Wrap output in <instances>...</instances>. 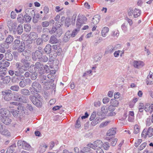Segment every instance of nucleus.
Returning a JSON list of instances; mask_svg holds the SVG:
<instances>
[{"label": "nucleus", "mask_w": 153, "mask_h": 153, "mask_svg": "<svg viewBox=\"0 0 153 153\" xmlns=\"http://www.w3.org/2000/svg\"><path fill=\"white\" fill-rule=\"evenodd\" d=\"M30 98L33 104L38 107H41L42 105V97L36 94L33 96H30Z\"/></svg>", "instance_id": "1"}, {"label": "nucleus", "mask_w": 153, "mask_h": 153, "mask_svg": "<svg viewBox=\"0 0 153 153\" xmlns=\"http://www.w3.org/2000/svg\"><path fill=\"white\" fill-rule=\"evenodd\" d=\"M15 65L18 70L15 72V74L17 76H19L26 70V68L21 63L17 62L16 63Z\"/></svg>", "instance_id": "2"}, {"label": "nucleus", "mask_w": 153, "mask_h": 153, "mask_svg": "<svg viewBox=\"0 0 153 153\" xmlns=\"http://www.w3.org/2000/svg\"><path fill=\"white\" fill-rule=\"evenodd\" d=\"M102 145V142L101 140H98L92 143H89L87 146L90 148L95 150L97 148H101Z\"/></svg>", "instance_id": "3"}, {"label": "nucleus", "mask_w": 153, "mask_h": 153, "mask_svg": "<svg viewBox=\"0 0 153 153\" xmlns=\"http://www.w3.org/2000/svg\"><path fill=\"white\" fill-rule=\"evenodd\" d=\"M142 137L144 138H146L148 136L149 137H150L153 135V128L151 127H149L148 129H144L141 134Z\"/></svg>", "instance_id": "4"}, {"label": "nucleus", "mask_w": 153, "mask_h": 153, "mask_svg": "<svg viewBox=\"0 0 153 153\" xmlns=\"http://www.w3.org/2000/svg\"><path fill=\"white\" fill-rule=\"evenodd\" d=\"M44 66L40 62H37L35 65V68L36 71H37L40 75L44 74L45 71L43 69Z\"/></svg>", "instance_id": "5"}, {"label": "nucleus", "mask_w": 153, "mask_h": 153, "mask_svg": "<svg viewBox=\"0 0 153 153\" xmlns=\"http://www.w3.org/2000/svg\"><path fill=\"white\" fill-rule=\"evenodd\" d=\"M41 88V85L37 82H34L33 83L32 87H30V90L31 92L33 91V92H37L39 91Z\"/></svg>", "instance_id": "6"}, {"label": "nucleus", "mask_w": 153, "mask_h": 153, "mask_svg": "<svg viewBox=\"0 0 153 153\" xmlns=\"http://www.w3.org/2000/svg\"><path fill=\"white\" fill-rule=\"evenodd\" d=\"M42 55V52L39 50H37L32 53V58L34 61H36L37 59L40 60L41 58Z\"/></svg>", "instance_id": "7"}, {"label": "nucleus", "mask_w": 153, "mask_h": 153, "mask_svg": "<svg viewBox=\"0 0 153 153\" xmlns=\"http://www.w3.org/2000/svg\"><path fill=\"white\" fill-rule=\"evenodd\" d=\"M133 64L134 67L138 69L141 68L145 65L144 63L143 62L140 61H134L133 62Z\"/></svg>", "instance_id": "8"}, {"label": "nucleus", "mask_w": 153, "mask_h": 153, "mask_svg": "<svg viewBox=\"0 0 153 153\" xmlns=\"http://www.w3.org/2000/svg\"><path fill=\"white\" fill-rule=\"evenodd\" d=\"M86 19V18L85 17H84L83 18L79 17L78 18L76 23V27L77 29L79 30V29L80 28V27L82 24H84V20Z\"/></svg>", "instance_id": "9"}, {"label": "nucleus", "mask_w": 153, "mask_h": 153, "mask_svg": "<svg viewBox=\"0 0 153 153\" xmlns=\"http://www.w3.org/2000/svg\"><path fill=\"white\" fill-rule=\"evenodd\" d=\"M1 122L6 125H8L11 123L12 120L9 118V114L5 115L1 120Z\"/></svg>", "instance_id": "10"}, {"label": "nucleus", "mask_w": 153, "mask_h": 153, "mask_svg": "<svg viewBox=\"0 0 153 153\" xmlns=\"http://www.w3.org/2000/svg\"><path fill=\"white\" fill-rule=\"evenodd\" d=\"M7 24L8 26L10 31L15 30L17 26V24L16 22H11V21H8Z\"/></svg>", "instance_id": "11"}, {"label": "nucleus", "mask_w": 153, "mask_h": 153, "mask_svg": "<svg viewBox=\"0 0 153 153\" xmlns=\"http://www.w3.org/2000/svg\"><path fill=\"white\" fill-rule=\"evenodd\" d=\"M9 46L6 43H3L0 44V52L4 53L6 51L5 49L8 48Z\"/></svg>", "instance_id": "12"}, {"label": "nucleus", "mask_w": 153, "mask_h": 153, "mask_svg": "<svg viewBox=\"0 0 153 153\" xmlns=\"http://www.w3.org/2000/svg\"><path fill=\"white\" fill-rule=\"evenodd\" d=\"M116 129L115 128L110 129L108 131L106 134V137H110L114 135L116 133Z\"/></svg>", "instance_id": "13"}, {"label": "nucleus", "mask_w": 153, "mask_h": 153, "mask_svg": "<svg viewBox=\"0 0 153 153\" xmlns=\"http://www.w3.org/2000/svg\"><path fill=\"white\" fill-rule=\"evenodd\" d=\"M106 139L110 142L111 145L113 146L116 145L117 140L116 138H111L108 137H106Z\"/></svg>", "instance_id": "14"}, {"label": "nucleus", "mask_w": 153, "mask_h": 153, "mask_svg": "<svg viewBox=\"0 0 153 153\" xmlns=\"http://www.w3.org/2000/svg\"><path fill=\"white\" fill-rule=\"evenodd\" d=\"M145 110L146 112L151 113L153 111V106L152 104H147L145 105Z\"/></svg>", "instance_id": "15"}, {"label": "nucleus", "mask_w": 153, "mask_h": 153, "mask_svg": "<svg viewBox=\"0 0 153 153\" xmlns=\"http://www.w3.org/2000/svg\"><path fill=\"white\" fill-rule=\"evenodd\" d=\"M100 18V16L98 15H96L94 16L92 19L91 25H93L92 24L94 25L97 24L99 22Z\"/></svg>", "instance_id": "16"}, {"label": "nucleus", "mask_w": 153, "mask_h": 153, "mask_svg": "<svg viewBox=\"0 0 153 153\" xmlns=\"http://www.w3.org/2000/svg\"><path fill=\"white\" fill-rule=\"evenodd\" d=\"M71 33L69 31L66 32L63 38V41L65 42H67L71 36Z\"/></svg>", "instance_id": "17"}, {"label": "nucleus", "mask_w": 153, "mask_h": 153, "mask_svg": "<svg viewBox=\"0 0 153 153\" xmlns=\"http://www.w3.org/2000/svg\"><path fill=\"white\" fill-rule=\"evenodd\" d=\"M4 56L6 60L8 61H11L13 59V55L10 52H6Z\"/></svg>", "instance_id": "18"}, {"label": "nucleus", "mask_w": 153, "mask_h": 153, "mask_svg": "<svg viewBox=\"0 0 153 153\" xmlns=\"http://www.w3.org/2000/svg\"><path fill=\"white\" fill-rule=\"evenodd\" d=\"M109 28L107 27H103L101 30L102 36L103 37H105L106 36L107 33L109 31Z\"/></svg>", "instance_id": "19"}, {"label": "nucleus", "mask_w": 153, "mask_h": 153, "mask_svg": "<svg viewBox=\"0 0 153 153\" xmlns=\"http://www.w3.org/2000/svg\"><path fill=\"white\" fill-rule=\"evenodd\" d=\"M101 120L102 119L100 117H97L94 120L91 122V125L92 126H94L100 122Z\"/></svg>", "instance_id": "20"}, {"label": "nucleus", "mask_w": 153, "mask_h": 153, "mask_svg": "<svg viewBox=\"0 0 153 153\" xmlns=\"http://www.w3.org/2000/svg\"><path fill=\"white\" fill-rule=\"evenodd\" d=\"M13 37L11 35H9L6 38L5 41V43L9 45V44H11L13 42Z\"/></svg>", "instance_id": "21"}, {"label": "nucleus", "mask_w": 153, "mask_h": 153, "mask_svg": "<svg viewBox=\"0 0 153 153\" xmlns=\"http://www.w3.org/2000/svg\"><path fill=\"white\" fill-rule=\"evenodd\" d=\"M58 39L54 35H53L51 36L49 40L50 43L54 44L58 43Z\"/></svg>", "instance_id": "22"}, {"label": "nucleus", "mask_w": 153, "mask_h": 153, "mask_svg": "<svg viewBox=\"0 0 153 153\" xmlns=\"http://www.w3.org/2000/svg\"><path fill=\"white\" fill-rule=\"evenodd\" d=\"M29 39L31 40H35L37 37V34L35 32H30L29 35Z\"/></svg>", "instance_id": "23"}, {"label": "nucleus", "mask_w": 153, "mask_h": 153, "mask_svg": "<svg viewBox=\"0 0 153 153\" xmlns=\"http://www.w3.org/2000/svg\"><path fill=\"white\" fill-rule=\"evenodd\" d=\"M19 46L17 48L19 52H22L25 49V45L24 42H22Z\"/></svg>", "instance_id": "24"}, {"label": "nucleus", "mask_w": 153, "mask_h": 153, "mask_svg": "<svg viewBox=\"0 0 153 153\" xmlns=\"http://www.w3.org/2000/svg\"><path fill=\"white\" fill-rule=\"evenodd\" d=\"M44 87L46 88L47 89H48L51 88L53 89V87H54L55 86L54 84H53V85L51 86V83L50 82H47L46 81H44Z\"/></svg>", "instance_id": "25"}, {"label": "nucleus", "mask_w": 153, "mask_h": 153, "mask_svg": "<svg viewBox=\"0 0 153 153\" xmlns=\"http://www.w3.org/2000/svg\"><path fill=\"white\" fill-rule=\"evenodd\" d=\"M51 46L49 44H47L44 50L45 52L48 54H49L51 50Z\"/></svg>", "instance_id": "26"}, {"label": "nucleus", "mask_w": 153, "mask_h": 153, "mask_svg": "<svg viewBox=\"0 0 153 153\" xmlns=\"http://www.w3.org/2000/svg\"><path fill=\"white\" fill-rule=\"evenodd\" d=\"M47 146L45 143L42 144L39 148V152L40 153H42L45 152L47 148Z\"/></svg>", "instance_id": "27"}, {"label": "nucleus", "mask_w": 153, "mask_h": 153, "mask_svg": "<svg viewBox=\"0 0 153 153\" xmlns=\"http://www.w3.org/2000/svg\"><path fill=\"white\" fill-rule=\"evenodd\" d=\"M21 93L23 95L28 96L30 95V91L27 89L24 88L20 91Z\"/></svg>", "instance_id": "28"}, {"label": "nucleus", "mask_w": 153, "mask_h": 153, "mask_svg": "<svg viewBox=\"0 0 153 153\" xmlns=\"http://www.w3.org/2000/svg\"><path fill=\"white\" fill-rule=\"evenodd\" d=\"M91 150L90 148L87 146V147H85L82 148L80 150V152L81 153H85L88 152Z\"/></svg>", "instance_id": "29"}, {"label": "nucleus", "mask_w": 153, "mask_h": 153, "mask_svg": "<svg viewBox=\"0 0 153 153\" xmlns=\"http://www.w3.org/2000/svg\"><path fill=\"white\" fill-rule=\"evenodd\" d=\"M30 81L29 79H26L25 80H23L20 81L19 83V86L22 88H24L26 85L27 81Z\"/></svg>", "instance_id": "30"}, {"label": "nucleus", "mask_w": 153, "mask_h": 153, "mask_svg": "<svg viewBox=\"0 0 153 153\" xmlns=\"http://www.w3.org/2000/svg\"><path fill=\"white\" fill-rule=\"evenodd\" d=\"M28 60H25L24 59H22L21 61V62L23 64V66H24L26 68H28L30 65V63L28 62Z\"/></svg>", "instance_id": "31"}, {"label": "nucleus", "mask_w": 153, "mask_h": 153, "mask_svg": "<svg viewBox=\"0 0 153 153\" xmlns=\"http://www.w3.org/2000/svg\"><path fill=\"white\" fill-rule=\"evenodd\" d=\"M3 83L4 84L8 83L10 80V77L9 76H5L2 80Z\"/></svg>", "instance_id": "32"}, {"label": "nucleus", "mask_w": 153, "mask_h": 153, "mask_svg": "<svg viewBox=\"0 0 153 153\" xmlns=\"http://www.w3.org/2000/svg\"><path fill=\"white\" fill-rule=\"evenodd\" d=\"M110 104L114 107L118 106L119 102L118 101L115 99H112L110 101Z\"/></svg>", "instance_id": "33"}, {"label": "nucleus", "mask_w": 153, "mask_h": 153, "mask_svg": "<svg viewBox=\"0 0 153 153\" xmlns=\"http://www.w3.org/2000/svg\"><path fill=\"white\" fill-rule=\"evenodd\" d=\"M12 113L13 116L15 117H18L20 116L19 111L16 110H13Z\"/></svg>", "instance_id": "34"}, {"label": "nucleus", "mask_w": 153, "mask_h": 153, "mask_svg": "<svg viewBox=\"0 0 153 153\" xmlns=\"http://www.w3.org/2000/svg\"><path fill=\"white\" fill-rule=\"evenodd\" d=\"M31 19V17L28 14H26L24 15L23 19L24 21L26 22H30Z\"/></svg>", "instance_id": "35"}, {"label": "nucleus", "mask_w": 153, "mask_h": 153, "mask_svg": "<svg viewBox=\"0 0 153 153\" xmlns=\"http://www.w3.org/2000/svg\"><path fill=\"white\" fill-rule=\"evenodd\" d=\"M30 148V145L27 143L26 142L23 141V146L22 148L25 150H29Z\"/></svg>", "instance_id": "36"}, {"label": "nucleus", "mask_w": 153, "mask_h": 153, "mask_svg": "<svg viewBox=\"0 0 153 153\" xmlns=\"http://www.w3.org/2000/svg\"><path fill=\"white\" fill-rule=\"evenodd\" d=\"M20 104V103L16 102H11L9 103V107L10 108H14V106H18Z\"/></svg>", "instance_id": "37"}, {"label": "nucleus", "mask_w": 153, "mask_h": 153, "mask_svg": "<svg viewBox=\"0 0 153 153\" xmlns=\"http://www.w3.org/2000/svg\"><path fill=\"white\" fill-rule=\"evenodd\" d=\"M23 26L21 24L19 25L17 28V31L18 34H21L23 32Z\"/></svg>", "instance_id": "38"}, {"label": "nucleus", "mask_w": 153, "mask_h": 153, "mask_svg": "<svg viewBox=\"0 0 153 153\" xmlns=\"http://www.w3.org/2000/svg\"><path fill=\"white\" fill-rule=\"evenodd\" d=\"M2 134L5 135L7 136H10V133L7 129H4L1 130V132H0Z\"/></svg>", "instance_id": "39"}, {"label": "nucleus", "mask_w": 153, "mask_h": 153, "mask_svg": "<svg viewBox=\"0 0 153 153\" xmlns=\"http://www.w3.org/2000/svg\"><path fill=\"white\" fill-rule=\"evenodd\" d=\"M140 10L139 9H135L134 12V17L137 18L140 15Z\"/></svg>", "instance_id": "40"}, {"label": "nucleus", "mask_w": 153, "mask_h": 153, "mask_svg": "<svg viewBox=\"0 0 153 153\" xmlns=\"http://www.w3.org/2000/svg\"><path fill=\"white\" fill-rule=\"evenodd\" d=\"M14 48L15 49H16L18 48V46L20 45V41L19 39L15 40L14 41Z\"/></svg>", "instance_id": "41"}, {"label": "nucleus", "mask_w": 153, "mask_h": 153, "mask_svg": "<svg viewBox=\"0 0 153 153\" xmlns=\"http://www.w3.org/2000/svg\"><path fill=\"white\" fill-rule=\"evenodd\" d=\"M134 133L135 134H137L140 132V127L137 125H136L134 127Z\"/></svg>", "instance_id": "42"}, {"label": "nucleus", "mask_w": 153, "mask_h": 153, "mask_svg": "<svg viewBox=\"0 0 153 153\" xmlns=\"http://www.w3.org/2000/svg\"><path fill=\"white\" fill-rule=\"evenodd\" d=\"M10 89L11 90L18 91L19 89V87L17 85H13L10 87Z\"/></svg>", "instance_id": "43"}, {"label": "nucleus", "mask_w": 153, "mask_h": 153, "mask_svg": "<svg viewBox=\"0 0 153 153\" xmlns=\"http://www.w3.org/2000/svg\"><path fill=\"white\" fill-rule=\"evenodd\" d=\"M12 91L10 90H7L2 92V95L3 96L10 95Z\"/></svg>", "instance_id": "44"}, {"label": "nucleus", "mask_w": 153, "mask_h": 153, "mask_svg": "<svg viewBox=\"0 0 153 153\" xmlns=\"http://www.w3.org/2000/svg\"><path fill=\"white\" fill-rule=\"evenodd\" d=\"M102 146L104 149L105 150H108L110 147L109 144L108 142L104 143L102 144Z\"/></svg>", "instance_id": "45"}, {"label": "nucleus", "mask_w": 153, "mask_h": 153, "mask_svg": "<svg viewBox=\"0 0 153 153\" xmlns=\"http://www.w3.org/2000/svg\"><path fill=\"white\" fill-rule=\"evenodd\" d=\"M25 30L26 32H28L30 31L31 29V27L30 25L28 24H26L24 26Z\"/></svg>", "instance_id": "46"}, {"label": "nucleus", "mask_w": 153, "mask_h": 153, "mask_svg": "<svg viewBox=\"0 0 153 153\" xmlns=\"http://www.w3.org/2000/svg\"><path fill=\"white\" fill-rule=\"evenodd\" d=\"M121 53L120 56H122V54L123 53V51H115L114 53V56L115 57H118L120 55V53Z\"/></svg>", "instance_id": "47"}, {"label": "nucleus", "mask_w": 153, "mask_h": 153, "mask_svg": "<svg viewBox=\"0 0 153 153\" xmlns=\"http://www.w3.org/2000/svg\"><path fill=\"white\" fill-rule=\"evenodd\" d=\"M23 99H22V98L19 97L16 99V100L18 101H21L24 103H26L27 102V100H26V97H23Z\"/></svg>", "instance_id": "48"}, {"label": "nucleus", "mask_w": 153, "mask_h": 153, "mask_svg": "<svg viewBox=\"0 0 153 153\" xmlns=\"http://www.w3.org/2000/svg\"><path fill=\"white\" fill-rule=\"evenodd\" d=\"M4 99L7 101H9L12 99V97L11 95L4 96Z\"/></svg>", "instance_id": "49"}, {"label": "nucleus", "mask_w": 153, "mask_h": 153, "mask_svg": "<svg viewBox=\"0 0 153 153\" xmlns=\"http://www.w3.org/2000/svg\"><path fill=\"white\" fill-rule=\"evenodd\" d=\"M96 113L95 111H94L91 114L90 118V121L93 120L96 117Z\"/></svg>", "instance_id": "50"}, {"label": "nucleus", "mask_w": 153, "mask_h": 153, "mask_svg": "<svg viewBox=\"0 0 153 153\" xmlns=\"http://www.w3.org/2000/svg\"><path fill=\"white\" fill-rule=\"evenodd\" d=\"M152 120H151V117L147 118L146 121V125L147 126H149L151 124Z\"/></svg>", "instance_id": "51"}, {"label": "nucleus", "mask_w": 153, "mask_h": 153, "mask_svg": "<svg viewBox=\"0 0 153 153\" xmlns=\"http://www.w3.org/2000/svg\"><path fill=\"white\" fill-rule=\"evenodd\" d=\"M31 79L33 80H34L37 78V74L36 73H33L31 74Z\"/></svg>", "instance_id": "52"}, {"label": "nucleus", "mask_w": 153, "mask_h": 153, "mask_svg": "<svg viewBox=\"0 0 153 153\" xmlns=\"http://www.w3.org/2000/svg\"><path fill=\"white\" fill-rule=\"evenodd\" d=\"M48 58L47 56L45 55H44L43 56H42V58L40 59L41 61L43 62H46L48 60Z\"/></svg>", "instance_id": "53"}, {"label": "nucleus", "mask_w": 153, "mask_h": 153, "mask_svg": "<svg viewBox=\"0 0 153 153\" xmlns=\"http://www.w3.org/2000/svg\"><path fill=\"white\" fill-rule=\"evenodd\" d=\"M79 29H76L72 31V33L71 35V36L72 37H74L75 36L76 34L78 31H79Z\"/></svg>", "instance_id": "54"}, {"label": "nucleus", "mask_w": 153, "mask_h": 153, "mask_svg": "<svg viewBox=\"0 0 153 153\" xmlns=\"http://www.w3.org/2000/svg\"><path fill=\"white\" fill-rule=\"evenodd\" d=\"M43 43L42 39L41 38H38L36 40V43L37 45H39L42 44Z\"/></svg>", "instance_id": "55"}, {"label": "nucleus", "mask_w": 153, "mask_h": 153, "mask_svg": "<svg viewBox=\"0 0 153 153\" xmlns=\"http://www.w3.org/2000/svg\"><path fill=\"white\" fill-rule=\"evenodd\" d=\"M146 144H147L146 143H143L140 146V147H139V149L140 151L142 150L146 147Z\"/></svg>", "instance_id": "56"}, {"label": "nucleus", "mask_w": 153, "mask_h": 153, "mask_svg": "<svg viewBox=\"0 0 153 153\" xmlns=\"http://www.w3.org/2000/svg\"><path fill=\"white\" fill-rule=\"evenodd\" d=\"M121 28L124 32H126L127 30V25L126 24L123 23L121 26Z\"/></svg>", "instance_id": "57"}, {"label": "nucleus", "mask_w": 153, "mask_h": 153, "mask_svg": "<svg viewBox=\"0 0 153 153\" xmlns=\"http://www.w3.org/2000/svg\"><path fill=\"white\" fill-rule=\"evenodd\" d=\"M147 84H153V78H147Z\"/></svg>", "instance_id": "58"}, {"label": "nucleus", "mask_w": 153, "mask_h": 153, "mask_svg": "<svg viewBox=\"0 0 153 153\" xmlns=\"http://www.w3.org/2000/svg\"><path fill=\"white\" fill-rule=\"evenodd\" d=\"M63 9V7L61 8L59 6H57L55 7V10L56 12L58 13L62 10Z\"/></svg>", "instance_id": "59"}, {"label": "nucleus", "mask_w": 153, "mask_h": 153, "mask_svg": "<svg viewBox=\"0 0 153 153\" xmlns=\"http://www.w3.org/2000/svg\"><path fill=\"white\" fill-rule=\"evenodd\" d=\"M49 25V22L47 21L44 22L42 23V25L43 27H47Z\"/></svg>", "instance_id": "60"}, {"label": "nucleus", "mask_w": 153, "mask_h": 153, "mask_svg": "<svg viewBox=\"0 0 153 153\" xmlns=\"http://www.w3.org/2000/svg\"><path fill=\"white\" fill-rule=\"evenodd\" d=\"M26 108L30 111H32L33 110V108L32 105L30 104H27L26 106Z\"/></svg>", "instance_id": "61"}, {"label": "nucleus", "mask_w": 153, "mask_h": 153, "mask_svg": "<svg viewBox=\"0 0 153 153\" xmlns=\"http://www.w3.org/2000/svg\"><path fill=\"white\" fill-rule=\"evenodd\" d=\"M17 109L21 111H23L24 113H25V108L22 106H19L17 107Z\"/></svg>", "instance_id": "62"}, {"label": "nucleus", "mask_w": 153, "mask_h": 153, "mask_svg": "<svg viewBox=\"0 0 153 153\" xmlns=\"http://www.w3.org/2000/svg\"><path fill=\"white\" fill-rule=\"evenodd\" d=\"M79 118L76 120V123L75 125V127L79 128L81 126L80 122L79 120Z\"/></svg>", "instance_id": "63"}, {"label": "nucleus", "mask_w": 153, "mask_h": 153, "mask_svg": "<svg viewBox=\"0 0 153 153\" xmlns=\"http://www.w3.org/2000/svg\"><path fill=\"white\" fill-rule=\"evenodd\" d=\"M142 142V140L141 139H138L135 143V146L136 147H137Z\"/></svg>", "instance_id": "64"}]
</instances>
